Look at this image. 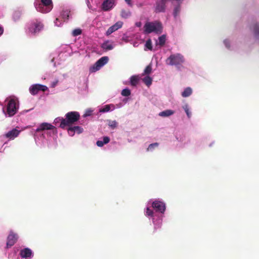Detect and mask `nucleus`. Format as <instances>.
Listing matches in <instances>:
<instances>
[{"label": "nucleus", "instance_id": "obj_1", "mask_svg": "<svg viewBox=\"0 0 259 259\" xmlns=\"http://www.w3.org/2000/svg\"><path fill=\"white\" fill-rule=\"evenodd\" d=\"M80 115L78 112L71 111L65 115V118H58L55 119L56 121H60V127L64 128L67 126H70L79 120Z\"/></svg>", "mask_w": 259, "mask_h": 259}, {"label": "nucleus", "instance_id": "obj_2", "mask_svg": "<svg viewBox=\"0 0 259 259\" xmlns=\"http://www.w3.org/2000/svg\"><path fill=\"white\" fill-rule=\"evenodd\" d=\"M162 29V24L158 21L147 22L144 26V32L145 34H149L152 32L160 33Z\"/></svg>", "mask_w": 259, "mask_h": 259}, {"label": "nucleus", "instance_id": "obj_3", "mask_svg": "<svg viewBox=\"0 0 259 259\" xmlns=\"http://www.w3.org/2000/svg\"><path fill=\"white\" fill-rule=\"evenodd\" d=\"M184 62V56L179 53L170 55L165 60L167 65L177 67L181 66Z\"/></svg>", "mask_w": 259, "mask_h": 259}, {"label": "nucleus", "instance_id": "obj_4", "mask_svg": "<svg viewBox=\"0 0 259 259\" xmlns=\"http://www.w3.org/2000/svg\"><path fill=\"white\" fill-rule=\"evenodd\" d=\"M36 8L39 12L47 13L52 9L53 3L52 0H41V3L38 6L36 5Z\"/></svg>", "mask_w": 259, "mask_h": 259}, {"label": "nucleus", "instance_id": "obj_5", "mask_svg": "<svg viewBox=\"0 0 259 259\" xmlns=\"http://www.w3.org/2000/svg\"><path fill=\"white\" fill-rule=\"evenodd\" d=\"M44 27V25L41 21L38 19H35L31 21L28 29L30 32L35 34L42 30Z\"/></svg>", "mask_w": 259, "mask_h": 259}, {"label": "nucleus", "instance_id": "obj_6", "mask_svg": "<svg viewBox=\"0 0 259 259\" xmlns=\"http://www.w3.org/2000/svg\"><path fill=\"white\" fill-rule=\"evenodd\" d=\"M18 109V104L15 100L12 99L9 100L7 106V113L9 116L14 115Z\"/></svg>", "mask_w": 259, "mask_h": 259}, {"label": "nucleus", "instance_id": "obj_7", "mask_svg": "<svg viewBox=\"0 0 259 259\" xmlns=\"http://www.w3.org/2000/svg\"><path fill=\"white\" fill-rule=\"evenodd\" d=\"M48 90L47 86L40 84H35L31 86L29 88V92L32 95H35L38 94L39 91L45 92Z\"/></svg>", "mask_w": 259, "mask_h": 259}, {"label": "nucleus", "instance_id": "obj_8", "mask_svg": "<svg viewBox=\"0 0 259 259\" xmlns=\"http://www.w3.org/2000/svg\"><path fill=\"white\" fill-rule=\"evenodd\" d=\"M18 239V234L14 233L12 230H11L7 237V247L9 248L14 245L17 242Z\"/></svg>", "mask_w": 259, "mask_h": 259}, {"label": "nucleus", "instance_id": "obj_9", "mask_svg": "<svg viewBox=\"0 0 259 259\" xmlns=\"http://www.w3.org/2000/svg\"><path fill=\"white\" fill-rule=\"evenodd\" d=\"M152 206L156 211H158L161 213H164V212L165 211V204L161 201L155 200L153 202Z\"/></svg>", "mask_w": 259, "mask_h": 259}, {"label": "nucleus", "instance_id": "obj_10", "mask_svg": "<svg viewBox=\"0 0 259 259\" xmlns=\"http://www.w3.org/2000/svg\"><path fill=\"white\" fill-rule=\"evenodd\" d=\"M166 1V0H159L156 2L155 10L156 13L164 12L165 11Z\"/></svg>", "mask_w": 259, "mask_h": 259}, {"label": "nucleus", "instance_id": "obj_11", "mask_svg": "<svg viewBox=\"0 0 259 259\" xmlns=\"http://www.w3.org/2000/svg\"><path fill=\"white\" fill-rule=\"evenodd\" d=\"M108 57L105 56L101 58L96 62L94 69L95 68L96 71L99 70L101 67L108 62Z\"/></svg>", "mask_w": 259, "mask_h": 259}, {"label": "nucleus", "instance_id": "obj_12", "mask_svg": "<svg viewBox=\"0 0 259 259\" xmlns=\"http://www.w3.org/2000/svg\"><path fill=\"white\" fill-rule=\"evenodd\" d=\"M20 131L14 128L12 130L8 132L7 133H6L4 136L7 138V139H9V140H13L15 138L17 137L18 135L20 134Z\"/></svg>", "mask_w": 259, "mask_h": 259}, {"label": "nucleus", "instance_id": "obj_13", "mask_svg": "<svg viewBox=\"0 0 259 259\" xmlns=\"http://www.w3.org/2000/svg\"><path fill=\"white\" fill-rule=\"evenodd\" d=\"M114 5L113 0H106L102 5V9L105 11H108L111 10Z\"/></svg>", "mask_w": 259, "mask_h": 259}, {"label": "nucleus", "instance_id": "obj_14", "mask_svg": "<svg viewBox=\"0 0 259 259\" xmlns=\"http://www.w3.org/2000/svg\"><path fill=\"white\" fill-rule=\"evenodd\" d=\"M54 128L55 127L52 124L49 123L44 122L39 126V127L36 129V131L37 132H39L45 130H53Z\"/></svg>", "mask_w": 259, "mask_h": 259}, {"label": "nucleus", "instance_id": "obj_15", "mask_svg": "<svg viewBox=\"0 0 259 259\" xmlns=\"http://www.w3.org/2000/svg\"><path fill=\"white\" fill-rule=\"evenodd\" d=\"M32 252L30 249L25 248L20 251V255L22 258H30L32 255Z\"/></svg>", "mask_w": 259, "mask_h": 259}, {"label": "nucleus", "instance_id": "obj_16", "mask_svg": "<svg viewBox=\"0 0 259 259\" xmlns=\"http://www.w3.org/2000/svg\"><path fill=\"white\" fill-rule=\"evenodd\" d=\"M83 129L79 126H74L68 128V132L70 135L73 136L75 132L80 134L82 132Z\"/></svg>", "mask_w": 259, "mask_h": 259}, {"label": "nucleus", "instance_id": "obj_17", "mask_svg": "<svg viewBox=\"0 0 259 259\" xmlns=\"http://www.w3.org/2000/svg\"><path fill=\"white\" fill-rule=\"evenodd\" d=\"M174 113H175L174 111H173L172 110L168 109V110H165L164 111L160 112L158 114V115H159V116H161V117H168V116L173 115L174 114Z\"/></svg>", "mask_w": 259, "mask_h": 259}, {"label": "nucleus", "instance_id": "obj_18", "mask_svg": "<svg viewBox=\"0 0 259 259\" xmlns=\"http://www.w3.org/2000/svg\"><path fill=\"white\" fill-rule=\"evenodd\" d=\"M103 50H105L106 51L111 50L113 49V46L111 43H110L109 41H106L104 42L101 46Z\"/></svg>", "mask_w": 259, "mask_h": 259}, {"label": "nucleus", "instance_id": "obj_19", "mask_svg": "<svg viewBox=\"0 0 259 259\" xmlns=\"http://www.w3.org/2000/svg\"><path fill=\"white\" fill-rule=\"evenodd\" d=\"M139 82V77L138 76L134 75L131 77L130 82L132 86H136Z\"/></svg>", "mask_w": 259, "mask_h": 259}, {"label": "nucleus", "instance_id": "obj_20", "mask_svg": "<svg viewBox=\"0 0 259 259\" xmlns=\"http://www.w3.org/2000/svg\"><path fill=\"white\" fill-rule=\"evenodd\" d=\"M192 93V90L191 88L187 87L184 91L182 93V96L183 97H188L190 96Z\"/></svg>", "mask_w": 259, "mask_h": 259}, {"label": "nucleus", "instance_id": "obj_21", "mask_svg": "<svg viewBox=\"0 0 259 259\" xmlns=\"http://www.w3.org/2000/svg\"><path fill=\"white\" fill-rule=\"evenodd\" d=\"M143 82L148 87L152 84V78L149 76H146L143 78Z\"/></svg>", "mask_w": 259, "mask_h": 259}, {"label": "nucleus", "instance_id": "obj_22", "mask_svg": "<svg viewBox=\"0 0 259 259\" xmlns=\"http://www.w3.org/2000/svg\"><path fill=\"white\" fill-rule=\"evenodd\" d=\"M21 14L19 11H15L13 14V19L15 21H17L20 19Z\"/></svg>", "mask_w": 259, "mask_h": 259}, {"label": "nucleus", "instance_id": "obj_23", "mask_svg": "<svg viewBox=\"0 0 259 259\" xmlns=\"http://www.w3.org/2000/svg\"><path fill=\"white\" fill-rule=\"evenodd\" d=\"M131 15V13L130 11L122 10L121 12V16L124 18H127L129 17Z\"/></svg>", "mask_w": 259, "mask_h": 259}, {"label": "nucleus", "instance_id": "obj_24", "mask_svg": "<svg viewBox=\"0 0 259 259\" xmlns=\"http://www.w3.org/2000/svg\"><path fill=\"white\" fill-rule=\"evenodd\" d=\"M158 40H159V45L160 46H164V45L165 44V40H166L165 35H162L160 36L159 37Z\"/></svg>", "mask_w": 259, "mask_h": 259}, {"label": "nucleus", "instance_id": "obj_25", "mask_svg": "<svg viewBox=\"0 0 259 259\" xmlns=\"http://www.w3.org/2000/svg\"><path fill=\"white\" fill-rule=\"evenodd\" d=\"M117 30V29H116V26H114L113 25L108 28V29L106 31V34L107 35H109Z\"/></svg>", "mask_w": 259, "mask_h": 259}, {"label": "nucleus", "instance_id": "obj_26", "mask_svg": "<svg viewBox=\"0 0 259 259\" xmlns=\"http://www.w3.org/2000/svg\"><path fill=\"white\" fill-rule=\"evenodd\" d=\"M183 108L185 110L187 116L188 118H190L191 116V113L189 111V106L188 104H185L183 106Z\"/></svg>", "mask_w": 259, "mask_h": 259}, {"label": "nucleus", "instance_id": "obj_27", "mask_svg": "<svg viewBox=\"0 0 259 259\" xmlns=\"http://www.w3.org/2000/svg\"><path fill=\"white\" fill-rule=\"evenodd\" d=\"M70 12L67 10L63 11L62 13L63 19L68 20L69 17Z\"/></svg>", "mask_w": 259, "mask_h": 259}, {"label": "nucleus", "instance_id": "obj_28", "mask_svg": "<svg viewBox=\"0 0 259 259\" xmlns=\"http://www.w3.org/2000/svg\"><path fill=\"white\" fill-rule=\"evenodd\" d=\"M253 31L255 36L259 37V24H256L254 25Z\"/></svg>", "mask_w": 259, "mask_h": 259}, {"label": "nucleus", "instance_id": "obj_29", "mask_svg": "<svg viewBox=\"0 0 259 259\" xmlns=\"http://www.w3.org/2000/svg\"><path fill=\"white\" fill-rule=\"evenodd\" d=\"M108 125L112 129L116 128L117 126V122L115 120H109Z\"/></svg>", "mask_w": 259, "mask_h": 259}, {"label": "nucleus", "instance_id": "obj_30", "mask_svg": "<svg viewBox=\"0 0 259 259\" xmlns=\"http://www.w3.org/2000/svg\"><path fill=\"white\" fill-rule=\"evenodd\" d=\"M145 47L149 50H152V41L150 39H148L145 44Z\"/></svg>", "mask_w": 259, "mask_h": 259}, {"label": "nucleus", "instance_id": "obj_31", "mask_svg": "<svg viewBox=\"0 0 259 259\" xmlns=\"http://www.w3.org/2000/svg\"><path fill=\"white\" fill-rule=\"evenodd\" d=\"M81 32H82V31L80 29H79V28L75 29L74 30H73L72 34L74 36H78V35L81 34Z\"/></svg>", "mask_w": 259, "mask_h": 259}, {"label": "nucleus", "instance_id": "obj_32", "mask_svg": "<svg viewBox=\"0 0 259 259\" xmlns=\"http://www.w3.org/2000/svg\"><path fill=\"white\" fill-rule=\"evenodd\" d=\"M123 96L127 97L131 95V91L128 89H124L121 92Z\"/></svg>", "mask_w": 259, "mask_h": 259}, {"label": "nucleus", "instance_id": "obj_33", "mask_svg": "<svg viewBox=\"0 0 259 259\" xmlns=\"http://www.w3.org/2000/svg\"><path fill=\"white\" fill-rule=\"evenodd\" d=\"M110 110V105H106L102 108L100 109V112H108Z\"/></svg>", "mask_w": 259, "mask_h": 259}, {"label": "nucleus", "instance_id": "obj_34", "mask_svg": "<svg viewBox=\"0 0 259 259\" xmlns=\"http://www.w3.org/2000/svg\"><path fill=\"white\" fill-rule=\"evenodd\" d=\"M152 71V67L151 65H148L144 70V73L145 74H149Z\"/></svg>", "mask_w": 259, "mask_h": 259}, {"label": "nucleus", "instance_id": "obj_35", "mask_svg": "<svg viewBox=\"0 0 259 259\" xmlns=\"http://www.w3.org/2000/svg\"><path fill=\"white\" fill-rule=\"evenodd\" d=\"M180 10V6H178L175 8L174 10V16L175 17H176L179 14Z\"/></svg>", "mask_w": 259, "mask_h": 259}, {"label": "nucleus", "instance_id": "obj_36", "mask_svg": "<svg viewBox=\"0 0 259 259\" xmlns=\"http://www.w3.org/2000/svg\"><path fill=\"white\" fill-rule=\"evenodd\" d=\"M146 215L150 217L153 216V211L150 208L147 207L146 211Z\"/></svg>", "mask_w": 259, "mask_h": 259}, {"label": "nucleus", "instance_id": "obj_37", "mask_svg": "<svg viewBox=\"0 0 259 259\" xmlns=\"http://www.w3.org/2000/svg\"><path fill=\"white\" fill-rule=\"evenodd\" d=\"M158 145L159 144L158 143H154L151 144L149 145V146L147 148V150L148 151L151 150L152 149H153L154 148L158 147Z\"/></svg>", "mask_w": 259, "mask_h": 259}, {"label": "nucleus", "instance_id": "obj_38", "mask_svg": "<svg viewBox=\"0 0 259 259\" xmlns=\"http://www.w3.org/2000/svg\"><path fill=\"white\" fill-rule=\"evenodd\" d=\"M114 26H116V29H118L119 28H121L122 26V22H117L116 23Z\"/></svg>", "mask_w": 259, "mask_h": 259}, {"label": "nucleus", "instance_id": "obj_39", "mask_svg": "<svg viewBox=\"0 0 259 259\" xmlns=\"http://www.w3.org/2000/svg\"><path fill=\"white\" fill-rule=\"evenodd\" d=\"M109 141H110V138L106 136V137H103V142L104 144H106L108 143L109 142Z\"/></svg>", "mask_w": 259, "mask_h": 259}, {"label": "nucleus", "instance_id": "obj_40", "mask_svg": "<svg viewBox=\"0 0 259 259\" xmlns=\"http://www.w3.org/2000/svg\"><path fill=\"white\" fill-rule=\"evenodd\" d=\"M54 23L55 25L57 26H60L61 25V23L60 22V21L59 19V18H56Z\"/></svg>", "mask_w": 259, "mask_h": 259}, {"label": "nucleus", "instance_id": "obj_41", "mask_svg": "<svg viewBox=\"0 0 259 259\" xmlns=\"http://www.w3.org/2000/svg\"><path fill=\"white\" fill-rule=\"evenodd\" d=\"M96 144L98 147H100L103 146V145H104V144L103 143V142L102 141H100V140H99L97 142Z\"/></svg>", "mask_w": 259, "mask_h": 259}, {"label": "nucleus", "instance_id": "obj_42", "mask_svg": "<svg viewBox=\"0 0 259 259\" xmlns=\"http://www.w3.org/2000/svg\"><path fill=\"white\" fill-rule=\"evenodd\" d=\"M125 1L129 6H131L132 5L131 3V0H125Z\"/></svg>", "mask_w": 259, "mask_h": 259}, {"label": "nucleus", "instance_id": "obj_43", "mask_svg": "<svg viewBox=\"0 0 259 259\" xmlns=\"http://www.w3.org/2000/svg\"><path fill=\"white\" fill-rule=\"evenodd\" d=\"M4 32L3 28L0 25V35H1Z\"/></svg>", "mask_w": 259, "mask_h": 259}, {"label": "nucleus", "instance_id": "obj_44", "mask_svg": "<svg viewBox=\"0 0 259 259\" xmlns=\"http://www.w3.org/2000/svg\"><path fill=\"white\" fill-rule=\"evenodd\" d=\"M136 25L137 27H141V23L140 22H137V23H136Z\"/></svg>", "mask_w": 259, "mask_h": 259}, {"label": "nucleus", "instance_id": "obj_45", "mask_svg": "<svg viewBox=\"0 0 259 259\" xmlns=\"http://www.w3.org/2000/svg\"><path fill=\"white\" fill-rule=\"evenodd\" d=\"M225 44H226V46L227 47H229V46H228V44L227 43V40H225L224 41Z\"/></svg>", "mask_w": 259, "mask_h": 259}, {"label": "nucleus", "instance_id": "obj_46", "mask_svg": "<svg viewBox=\"0 0 259 259\" xmlns=\"http://www.w3.org/2000/svg\"><path fill=\"white\" fill-rule=\"evenodd\" d=\"M90 114H85V116L89 115Z\"/></svg>", "mask_w": 259, "mask_h": 259}]
</instances>
